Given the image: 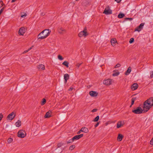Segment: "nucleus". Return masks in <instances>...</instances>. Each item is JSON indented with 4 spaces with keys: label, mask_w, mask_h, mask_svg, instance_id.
<instances>
[{
    "label": "nucleus",
    "mask_w": 153,
    "mask_h": 153,
    "mask_svg": "<svg viewBox=\"0 0 153 153\" xmlns=\"http://www.w3.org/2000/svg\"><path fill=\"white\" fill-rule=\"evenodd\" d=\"M153 106V97H150L146 100L143 104V108L144 112H146Z\"/></svg>",
    "instance_id": "obj_1"
},
{
    "label": "nucleus",
    "mask_w": 153,
    "mask_h": 153,
    "mask_svg": "<svg viewBox=\"0 0 153 153\" xmlns=\"http://www.w3.org/2000/svg\"><path fill=\"white\" fill-rule=\"evenodd\" d=\"M51 30L49 29H45L40 33L37 36L39 40H42L47 38L50 35Z\"/></svg>",
    "instance_id": "obj_2"
},
{
    "label": "nucleus",
    "mask_w": 153,
    "mask_h": 153,
    "mask_svg": "<svg viewBox=\"0 0 153 153\" xmlns=\"http://www.w3.org/2000/svg\"><path fill=\"white\" fill-rule=\"evenodd\" d=\"M17 136L19 138H24L27 135V133L25 130L23 129L19 130L17 134Z\"/></svg>",
    "instance_id": "obj_3"
},
{
    "label": "nucleus",
    "mask_w": 153,
    "mask_h": 153,
    "mask_svg": "<svg viewBox=\"0 0 153 153\" xmlns=\"http://www.w3.org/2000/svg\"><path fill=\"white\" fill-rule=\"evenodd\" d=\"M27 31V28L23 26L19 28L18 32V35L20 36H23Z\"/></svg>",
    "instance_id": "obj_4"
},
{
    "label": "nucleus",
    "mask_w": 153,
    "mask_h": 153,
    "mask_svg": "<svg viewBox=\"0 0 153 153\" xmlns=\"http://www.w3.org/2000/svg\"><path fill=\"white\" fill-rule=\"evenodd\" d=\"M88 33L87 30L86 28H84L83 30L80 31L78 34V36L79 38H82V37H85L88 36Z\"/></svg>",
    "instance_id": "obj_5"
},
{
    "label": "nucleus",
    "mask_w": 153,
    "mask_h": 153,
    "mask_svg": "<svg viewBox=\"0 0 153 153\" xmlns=\"http://www.w3.org/2000/svg\"><path fill=\"white\" fill-rule=\"evenodd\" d=\"M132 112L134 114H138L144 113L143 108L140 107H138L132 111Z\"/></svg>",
    "instance_id": "obj_6"
},
{
    "label": "nucleus",
    "mask_w": 153,
    "mask_h": 153,
    "mask_svg": "<svg viewBox=\"0 0 153 153\" xmlns=\"http://www.w3.org/2000/svg\"><path fill=\"white\" fill-rule=\"evenodd\" d=\"M113 82V80L110 78L104 79L103 81V83L106 86H109L111 85Z\"/></svg>",
    "instance_id": "obj_7"
},
{
    "label": "nucleus",
    "mask_w": 153,
    "mask_h": 153,
    "mask_svg": "<svg viewBox=\"0 0 153 153\" xmlns=\"http://www.w3.org/2000/svg\"><path fill=\"white\" fill-rule=\"evenodd\" d=\"M89 94L92 97L96 98L98 95V93L97 91H91L89 92Z\"/></svg>",
    "instance_id": "obj_8"
},
{
    "label": "nucleus",
    "mask_w": 153,
    "mask_h": 153,
    "mask_svg": "<svg viewBox=\"0 0 153 153\" xmlns=\"http://www.w3.org/2000/svg\"><path fill=\"white\" fill-rule=\"evenodd\" d=\"M16 116V114L14 112H12L8 115L7 117V121H11Z\"/></svg>",
    "instance_id": "obj_9"
},
{
    "label": "nucleus",
    "mask_w": 153,
    "mask_h": 153,
    "mask_svg": "<svg viewBox=\"0 0 153 153\" xmlns=\"http://www.w3.org/2000/svg\"><path fill=\"white\" fill-rule=\"evenodd\" d=\"M103 13L107 15L112 14V11L110 7L108 6L106 7L104 10Z\"/></svg>",
    "instance_id": "obj_10"
},
{
    "label": "nucleus",
    "mask_w": 153,
    "mask_h": 153,
    "mask_svg": "<svg viewBox=\"0 0 153 153\" xmlns=\"http://www.w3.org/2000/svg\"><path fill=\"white\" fill-rule=\"evenodd\" d=\"M111 45L113 47H115L118 43L117 39L115 38H112L110 40Z\"/></svg>",
    "instance_id": "obj_11"
},
{
    "label": "nucleus",
    "mask_w": 153,
    "mask_h": 153,
    "mask_svg": "<svg viewBox=\"0 0 153 153\" xmlns=\"http://www.w3.org/2000/svg\"><path fill=\"white\" fill-rule=\"evenodd\" d=\"M83 136V134H81L79 135L75 136L72 138V139L71 140V141L70 142H68L67 143H70L73 142L74 140H78L80 138L82 137Z\"/></svg>",
    "instance_id": "obj_12"
},
{
    "label": "nucleus",
    "mask_w": 153,
    "mask_h": 153,
    "mask_svg": "<svg viewBox=\"0 0 153 153\" xmlns=\"http://www.w3.org/2000/svg\"><path fill=\"white\" fill-rule=\"evenodd\" d=\"M124 124L125 123L123 121H119L117 123L116 127L117 128H122L124 126Z\"/></svg>",
    "instance_id": "obj_13"
},
{
    "label": "nucleus",
    "mask_w": 153,
    "mask_h": 153,
    "mask_svg": "<svg viewBox=\"0 0 153 153\" xmlns=\"http://www.w3.org/2000/svg\"><path fill=\"white\" fill-rule=\"evenodd\" d=\"M120 74V72L119 70L116 69L113 70L112 75L113 77L117 76H118Z\"/></svg>",
    "instance_id": "obj_14"
},
{
    "label": "nucleus",
    "mask_w": 153,
    "mask_h": 153,
    "mask_svg": "<svg viewBox=\"0 0 153 153\" xmlns=\"http://www.w3.org/2000/svg\"><path fill=\"white\" fill-rule=\"evenodd\" d=\"M144 23H141L139 26L137 27L134 30V31H137L138 32H140L143 29V26L144 25Z\"/></svg>",
    "instance_id": "obj_15"
},
{
    "label": "nucleus",
    "mask_w": 153,
    "mask_h": 153,
    "mask_svg": "<svg viewBox=\"0 0 153 153\" xmlns=\"http://www.w3.org/2000/svg\"><path fill=\"white\" fill-rule=\"evenodd\" d=\"M37 68L39 71H42L45 69V66L43 64H39L37 66Z\"/></svg>",
    "instance_id": "obj_16"
},
{
    "label": "nucleus",
    "mask_w": 153,
    "mask_h": 153,
    "mask_svg": "<svg viewBox=\"0 0 153 153\" xmlns=\"http://www.w3.org/2000/svg\"><path fill=\"white\" fill-rule=\"evenodd\" d=\"M58 32L61 34H63L66 32V30L64 28L59 27L58 28Z\"/></svg>",
    "instance_id": "obj_17"
},
{
    "label": "nucleus",
    "mask_w": 153,
    "mask_h": 153,
    "mask_svg": "<svg viewBox=\"0 0 153 153\" xmlns=\"http://www.w3.org/2000/svg\"><path fill=\"white\" fill-rule=\"evenodd\" d=\"M52 112L50 110L48 111L46 113L44 117L45 118H50L52 117Z\"/></svg>",
    "instance_id": "obj_18"
},
{
    "label": "nucleus",
    "mask_w": 153,
    "mask_h": 153,
    "mask_svg": "<svg viewBox=\"0 0 153 153\" xmlns=\"http://www.w3.org/2000/svg\"><path fill=\"white\" fill-rule=\"evenodd\" d=\"M123 137L124 136L123 134L121 133H119L117 137V140L118 142H120L122 140Z\"/></svg>",
    "instance_id": "obj_19"
},
{
    "label": "nucleus",
    "mask_w": 153,
    "mask_h": 153,
    "mask_svg": "<svg viewBox=\"0 0 153 153\" xmlns=\"http://www.w3.org/2000/svg\"><path fill=\"white\" fill-rule=\"evenodd\" d=\"M27 15V13L24 12H21L20 13V18L21 19H25Z\"/></svg>",
    "instance_id": "obj_20"
},
{
    "label": "nucleus",
    "mask_w": 153,
    "mask_h": 153,
    "mask_svg": "<svg viewBox=\"0 0 153 153\" xmlns=\"http://www.w3.org/2000/svg\"><path fill=\"white\" fill-rule=\"evenodd\" d=\"M138 84L136 83H135L131 85V88L132 90L134 91L137 89L138 88Z\"/></svg>",
    "instance_id": "obj_21"
},
{
    "label": "nucleus",
    "mask_w": 153,
    "mask_h": 153,
    "mask_svg": "<svg viewBox=\"0 0 153 153\" xmlns=\"http://www.w3.org/2000/svg\"><path fill=\"white\" fill-rule=\"evenodd\" d=\"M64 78L65 83H66L67 81L69 78V75L68 74H65L64 75Z\"/></svg>",
    "instance_id": "obj_22"
},
{
    "label": "nucleus",
    "mask_w": 153,
    "mask_h": 153,
    "mask_svg": "<svg viewBox=\"0 0 153 153\" xmlns=\"http://www.w3.org/2000/svg\"><path fill=\"white\" fill-rule=\"evenodd\" d=\"M22 125V122L19 120H18L15 123V125L16 127H19Z\"/></svg>",
    "instance_id": "obj_23"
},
{
    "label": "nucleus",
    "mask_w": 153,
    "mask_h": 153,
    "mask_svg": "<svg viewBox=\"0 0 153 153\" xmlns=\"http://www.w3.org/2000/svg\"><path fill=\"white\" fill-rule=\"evenodd\" d=\"M131 67L128 68L126 71L125 73V75H128L131 73Z\"/></svg>",
    "instance_id": "obj_24"
},
{
    "label": "nucleus",
    "mask_w": 153,
    "mask_h": 153,
    "mask_svg": "<svg viewBox=\"0 0 153 153\" xmlns=\"http://www.w3.org/2000/svg\"><path fill=\"white\" fill-rule=\"evenodd\" d=\"M81 131L85 133H87L89 131L88 129L85 127H83L81 129Z\"/></svg>",
    "instance_id": "obj_25"
},
{
    "label": "nucleus",
    "mask_w": 153,
    "mask_h": 153,
    "mask_svg": "<svg viewBox=\"0 0 153 153\" xmlns=\"http://www.w3.org/2000/svg\"><path fill=\"white\" fill-rule=\"evenodd\" d=\"M122 66L121 64L120 63H117L114 67V68L116 69L120 68Z\"/></svg>",
    "instance_id": "obj_26"
},
{
    "label": "nucleus",
    "mask_w": 153,
    "mask_h": 153,
    "mask_svg": "<svg viewBox=\"0 0 153 153\" xmlns=\"http://www.w3.org/2000/svg\"><path fill=\"white\" fill-rule=\"evenodd\" d=\"M69 63L67 61H64L62 63V64L65 66L66 67L68 68L69 67L68 65H69Z\"/></svg>",
    "instance_id": "obj_27"
},
{
    "label": "nucleus",
    "mask_w": 153,
    "mask_h": 153,
    "mask_svg": "<svg viewBox=\"0 0 153 153\" xmlns=\"http://www.w3.org/2000/svg\"><path fill=\"white\" fill-rule=\"evenodd\" d=\"M13 140L12 138L9 137V138L7 141V143L8 144H10L13 141Z\"/></svg>",
    "instance_id": "obj_28"
},
{
    "label": "nucleus",
    "mask_w": 153,
    "mask_h": 153,
    "mask_svg": "<svg viewBox=\"0 0 153 153\" xmlns=\"http://www.w3.org/2000/svg\"><path fill=\"white\" fill-rule=\"evenodd\" d=\"M125 16V14L123 13H120L119 14V15L118 16V17L120 19L124 17Z\"/></svg>",
    "instance_id": "obj_29"
},
{
    "label": "nucleus",
    "mask_w": 153,
    "mask_h": 153,
    "mask_svg": "<svg viewBox=\"0 0 153 153\" xmlns=\"http://www.w3.org/2000/svg\"><path fill=\"white\" fill-rule=\"evenodd\" d=\"M75 147V145H72L70 146L69 148V150L70 151H71L74 149Z\"/></svg>",
    "instance_id": "obj_30"
},
{
    "label": "nucleus",
    "mask_w": 153,
    "mask_h": 153,
    "mask_svg": "<svg viewBox=\"0 0 153 153\" xmlns=\"http://www.w3.org/2000/svg\"><path fill=\"white\" fill-rule=\"evenodd\" d=\"M99 116H97L95 118H94L93 120V121L94 122H97L98 121L99 119Z\"/></svg>",
    "instance_id": "obj_31"
},
{
    "label": "nucleus",
    "mask_w": 153,
    "mask_h": 153,
    "mask_svg": "<svg viewBox=\"0 0 153 153\" xmlns=\"http://www.w3.org/2000/svg\"><path fill=\"white\" fill-rule=\"evenodd\" d=\"M46 100L45 99L43 98L42 99V101L41 102V105H44L46 103Z\"/></svg>",
    "instance_id": "obj_32"
},
{
    "label": "nucleus",
    "mask_w": 153,
    "mask_h": 153,
    "mask_svg": "<svg viewBox=\"0 0 153 153\" xmlns=\"http://www.w3.org/2000/svg\"><path fill=\"white\" fill-rule=\"evenodd\" d=\"M136 100V97H133L132 98V99H131V106L134 104V101Z\"/></svg>",
    "instance_id": "obj_33"
},
{
    "label": "nucleus",
    "mask_w": 153,
    "mask_h": 153,
    "mask_svg": "<svg viewBox=\"0 0 153 153\" xmlns=\"http://www.w3.org/2000/svg\"><path fill=\"white\" fill-rule=\"evenodd\" d=\"M58 58L60 60H62L64 58L61 55H59L58 56Z\"/></svg>",
    "instance_id": "obj_34"
},
{
    "label": "nucleus",
    "mask_w": 153,
    "mask_h": 153,
    "mask_svg": "<svg viewBox=\"0 0 153 153\" xmlns=\"http://www.w3.org/2000/svg\"><path fill=\"white\" fill-rule=\"evenodd\" d=\"M4 117V116L2 113H0V122L1 121L3 118Z\"/></svg>",
    "instance_id": "obj_35"
},
{
    "label": "nucleus",
    "mask_w": 153,
    "mask_h": 153,
    "mask_svg": "<svg viewBox=\"0 0 153 153\" xmlns=\"http://www.w3.org/2000/svg\"><path fill=\"white\" fill-rule=\"evenodd\" d=\"M134 42V39L133 38H131L130 39L129 41V42L130 44H131Z\"/></svg>",
    "instance_id": "obj_36"
},
{
    "label": "nucleus",
    "mask_w": 153,
    "mask_h": 153,
    "mask_svg": "<svg viewBox=\"0 0 153 153\" xmlns=\"http://www.w3.org/2000/svg\"><path fill=\"white\" fill-rule=\"evenodd\" d=\"M133 19L132 18H127L125 19V20H129L130 21H131Z\"/></svg>",
    "instance_id": "obj_37"
},
{
    "label": "nucleus",
    "mask_w": 153,
    "mask_h": 153,
    "mask_svg": "<svg viewBox=\"0 0 153 153\" xmlns=\"http://www.w3.org/2000/svg\"><path fill=\"white\" fill-rule=\"evenodd\" d=\"M62 145H63V144L62 143H59L58 144L57 146H58V147H61L62 146Z\"/></svg>",
    "instance_id": "obj_38"
},
{
    "label": "nucleus",
    "mask_w": 153,
    "mask_h": 153,
    "mask_svg": "<svg viewBox=\"0 0 153 153\" xmlns=\"http://www.w3.org/2000/svg\"><path fill=\"white\" fill-rule=\"evenodd\" d=\"M150 76L151 78L153 77V71H152L150 73Z\"/></svg>",
    "instance_id": "obj_39"
},
{
    "label": "nucleus",
    "mask_w": 153,
    "mask_h": 153,
    "mask_svg": "<svg viewBox=\"0 0 153 153\" xmlns=\"http://www.w3.org/2000/svg\"><path fill=\"white\" fill-rule=\"evenodd\" d=\"M150 143L151 144L153 145V138L150 140Z\"/></svg>",
    "instance_id": "obj_40"
},
{
    "label": "nucleus",
    "mask_w": 153,
    "mask_h": 153,
    "mask_svg": "<svg viewBox=\"0 0 153 153\" xmlns=\"http://www.w3.org/2000/svg\"><path fill=\"white\" fill-rule=\"evenodd\" d=\"M73 89V88L72 87H71L69 89V91H72Z\"/></svg>",
    "instance_id": "obj_41"
},
{
    "label": "nucleus",
    "mask_w": 153,
    "mask_h": 153,
    "mask_svg": "<svg viewBox=\"0 0 153 153\" xmlns=\"http://www.w3.org/2000/svg\"><path fill=\"white\" fill-rule=\"evenodd\" d=\"M110 123V122L109 121H108V122H107L105 123V125L107 126L108 124H109Z\"/></svg>",
    "instance_id": "obj_42"
},
{
    "label": "nucleus",
    "mask_w": 153,
    "mask_h": 153,
    "mask_svg": "<svg viewBox=\"0 0 153 153\" xmlns=\"http://www.w3.org/2000/svg\"><path fill=\"white\" fill-rule=\"evenodd\" d=\"M97 109H94L92 111V112H96L97 111Z\"/></svg>",
    "instance_id": "obj_43"
},
{
    "label": "nucleus",
    "mask_w": 153,
    "mask_h": 153,
    "mask_svg": "<svg viewBox=\"0 0 153 153\" xmlns=\"http://www.w3.org/2000/svg\"><path fill=\"white\" fill-rule=\"evenodd\" d=\"M99 122H98L94 126L95 127H97L99 125Z\"/></svg>",
    "instance_id": "obj_44"
},
{
    "label": "nucleus",
    "mask_w": 153,
    "mask_h": 153,
    "mask_svg": "<svg viewBox=\"0 0 153 153\" xmlns=\"http://www.w3.org/2000/svg\"><path fill=\"white\" fill-rule=\"evenodd\" d=\"M122 0H115V1H116L117 3H119L121 2Z\"/></svg>",
    "instance_id": "obj_45"
},
{
    "label": "nucleus",
    "mask_w": 153,
    "mask_h": 153,
    "mask_svg": "<svg viewBox=\"0 0 153 153\" xmlns=\"http://www.w3.org/2000/svg\"><path fill=\"white\" fill-rule=\"evenodd\" d=\"M81 65V64H79V63H78L76 64V66L77 67H79V66H80V65Z\"/></svg>",
    "instance_id": "obj_46"
},
{
    "label": "nucleus",
    "mask_w": 153,
    "mask_h": 153,
    "mask_svg": "<svg viewBox=\"0 0 153 153\" xmlns=\"http://www.w3.org/2000/svg\"><path fill=\"white\" fill-rule=\"evenodd\" d=\"M29 50H26V51H24L23 52V53H26L27 52L29 51Z\"/></svg>",
    "instance_id": "obj_47"
},
{
    "label": "nucleus",
    "mask_w": 153,
    "mask_h": 153,
    "mask_svg": "<svg viewBox=\"0 0 153 153\" xmlns=\"http://www.w3.org/2000/svg\"><path fill=\"white\" fill-rule=\"evenodd\" d=\"M81 131H81V130H80V131H78L77 132V134H79L80 133Z\"/></svg>",
    "instance_id": "obj_48"
},
{
    "label": "nucleus",
    "mask_w": 153,
    "mask_h": 153,
    "mask_svg": "<svg viewBox=\"0 0 153 153\" xmlns=\"http://www.w3.org/2000/svg\"><path fill=\"white\" fill-rule=\"evenodd\" d=\"M16 0H12V2H15Z\"/></svg>",
    "instance_id": "obj_49"
},
{
    "label": "nucleus",
    "mask_w": 153,
    "mask_h": 153,
    "mask_svg": "<svg viewBox=\"0 0 153 153\" xmlns=\"http://www.w3.org/2000/svg\"><path fill=\"white\" fill-rule=\"evenodd\" d=\"M76 1H78L79 0H75Z\"/></svg>",
    "instance_id": "obj_50"
},
{
    "label": "nucleus",
    "mask_w": 153,
    "mask_h": 153,
    "mask_svg": "<svg viewBox=\"0 0 153 153\" xmlns=\"http://www.w3.org/2000/svg\"><path fill=\"white\" fill-rule=\"evenodd\" d=\"M2 6H3L2 5V6H0V8L1 7H2Z\"/></svg>",
    "instance_id": "obj_51"
}]
</instances>
